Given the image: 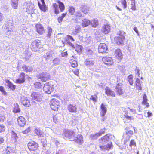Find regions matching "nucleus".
Returning <instances> with one entry per match:
<instances>
[{"instance_id": "f257e3e1", "label": "nucleus", "mask_w": 154, "mask_h": 154, "mask_svg": "<svg viewBox=\"0 0 154 154\" xmlns=\"http://www.w3.org/2000/svg\"><path fill=\"white\" fill-rule=\"evenodd\" d=\"M109 136L106 135L99 139V147L101 150L109 151L113 147L112 143L106 140V139H109Z\"/></svg>"}, {"instance_id": "f03ea898", "label": "nucleus", "mask_w": 154, "mask_h": 154, "mask_svg": "<svg viewBox=\"0 0 154 154\" xmlns=\"http://www.w3.org/2000/svg\"><path fill=\"white\" fill-rule=\"evenodd\" d=\"M75 135L74 131L71 130L65 129L63 133V138L66 140L72 141Z\"/></svg>"}, {"instance_id": "7ed1b4c3", "label": "nucleus", "mask_w": 154, "mask_h": 154, "mask_svg": "<svg viewBox=\"0 0 154 154\" xmlns=\"http://www.w3.org/2000/svg\"><path fill=\"white\" fill-rule=\"evenodd\" d=\"M43 46V45L42 43L40 40L35 39L31 43L30 48L32 51L36 52L42 48Z\"/></svg>"}, {"instance_id": "20e7f679", "label": "nucleus", "mask_w": 154, "mask_h": 154, "mask_svg": "<svg viewBox=\"0 0 154 154\" xmlns=\"http://www.w3.org/2000/svg\"><path fill=\"white\" fill-rule=\"evenodd\" d=\"M117 35L114 38L115 42L118 45H123L125 40V36L121 32H119Z\"/></svg>"}, {"instance_id": "39448f33", "label": "nucleus", "mask_w": 154, "mask_h": 154, "mask_svg": "<svg viewBox=\"0 0 154 154\" xmlns=\"http://www.w3.org/2000/svg\"><path fill=\"white\" fill-rule=\"evenodd\" d=\"M27 146L30 152H36L39 149L38 144L33 140L30 141L28 143Z\"/></svg>"}, {"instance_id": "423d86ee", "label": "nucleus", "mask_w": 154, "mask_h": 154, "mask_svg": "<svg viewBox=\"0 0 154 154\" xmlns=\"http://www.w3.org/2000/svg\"><path fill=\"white\" fill-rule=\"evenodd\" d=\"M37 77L43 82L48 81L51 79V77L50 74L46 72H43L39 73Z\"/></svg>"}, {"instance_id": "0eeeda50", "label": "nucleus", "mask_w": 154, "mask_h": 154, "mask_svg": "<svg viewBox=\"0 0 154 154\" xmlns=\"http://www.w3.org/2000/svg\"><path fill=\"white\" fill-rule=\"evenodd\" d=\"M113 57L115 59L120 62L123 57V55L122 50L119 48L116 49L113 54Z\"/></svg>"}, {"instance_id": "6e6552de", "label": "nucleus", "mask_w": 154, "mask_h": 154, "mask_svg": "<svg viewBox=\"0 0 154 154\" xmlns=\"http://www.w3.org/2000/svg\"><path fill=\"white\" fill-rule=\"evenodd\" d=\"M51 109L54 111H57L59 106V102L55 99H53L50 102Z\"/></svg>"}, {"instance_id": "1a4fd4ad", "label": "nucleus", "mask_w": 154, "mask_h": 154, "mask_svg": "<svg viewBox=\"0 0 154 154\" xmlns=\"http://www.w3.org/2000/svg\"><path fill=\"white\" fill-rule=\"evenodd\" d=\"M98 50L99 53L103 54L106 53L108 51L107 45L105 43H100L98 45Z\"/></svg>"}, {"instance_id": "9d476101", "label": "nucleus", "mask_w": 154, "mask_h": 154, "mask_svg": "<svg viewBox=\"0 0 154 154\" xmlns=\"http://www.w3.org/2000/svg\"><path fill=\"white\" fill-rule=\"evenodd\" d=\"M105 128L101 129L99 132L96 133L95 134H91L90 135V137L92 139H95L99 137L103 134L105 133Z\"/></svg>"}, {"instance_id": "9b49d317", "label": "nucleus", "mask_w": 154, "mask_h": 154, "mask_svg": "<svg viewBox=\"0 0 154 154\" xmlns=\"http://www.w3.org/2000/svg\"><path fill=\"white\" fill-rule=\"evenodd\" d=\"M127 7V3L126 0H123L118 2V6L116 8L118 10L121 11L122 8L125 9Z\"/></svg>"}, {"instance_id": "f8f14e48", "label": "nucleus", "mask_w": 154, "mask_h": 154, "mask_svg": "<svg viewBox=\"0 0 154 154\" xmlns=\"http://www.w3.org/2000/svg\"><path fill=\"white\" fill-rule=\"evenodd\" d=\"M31 97L33 99L38 102H40L42 100L41 95L36 92H32L31 94Z\"/></svg>"}, {"instance_id": "ddd939ff", "label": "nucleus", "mask_w": 154, "mask_h": 154, "mask_svg": "<svg viewBox=\"0 0 154 154\" xmlns=\"http://www.w3.org/2000/svg\"><path fill=\"white\" fill-rule=\"evenodd\" d=\"M25 74L23 72H21L19 75V78L16 80V83L22 84L25 81Z\"/></svg>"}, {"instance_id": "4468645a", "label": "nucleus", "mask_w": 154, "mask_h": 154, "mask_svg": "<svg viewBox=\"0 0 154 154\" xmlns=\"http://www.w3.org/2000/svg\"><path fill=\"white\" fill-rule=\"evenodd\" d=\"M35 27L37 32L40 35L43 34L45 30L43 26L40 24L38 23L35 25Z\"/></svg>"}, {"instance_id": "2eb2a0df", "label": "nucleus", "mask_w": 154, "mask_h": 154, "mask_svg": "<svg viewBox=\"0 0 154 154\" xmlns=\"http://www.w3.org/2000/svg\"><path fill=\"white\" fill-rule=\"evenodd\" d=\"M102 61L105 64L109 66L112 65L114 63L113 59L110 57H103Z\"/></svg>"}, {"instance_id": "dca6fc26", "label": "nucleus", "mask_w": 154, "mask_h": 154, "mask_svg": "<svg viewBox=\"0 0 154 154\" xmlns=\"http://www.w3.org/2000/svg\"><path fill=\"white\" fill-rule=\"evenodd\" d=\"M73 140H72L74 141L79 145H82L84 142L83 137L82 135L80 134H78L77 137Z\"/></svg>"}, {"instance_id": "f3484780", "label": "nucleus", "mask_w": 154, "mask_h": 154, "mask_svg": "<svg viewBox=\"0 0 154 154\" xmlns=\"http://www.w3.org/2000/svg\"><path fill=\"white\" fill-rule=\"evenodd\" d=\"M25 7L24 9H25L26 12L29 13L31 11L33 6V4L30 2H26L24 3Z\"/></svg>"}, {"instance_id": "a211bd4d", "label": "nucleus", "mask_w": 154, "mask_h": 154, "mask_svg": "<svg viewBox=\"0 0 154 154\" xmlns=\"http://www.w3.org/2000/svg\"><path fill=\"white\" fill-rule=\"evenodd\" d=\"M49 84V82H47L44 84L43 87V90L45 92L50 94L52 91V88Z\"/></svg>"}, {"instance_id": "6ab92c4d", "label": "nucleus", "mask_w": 154, "mask_h": 154, "mask_svg": "<svg viewBox=\"0 0 154 154\" xmlns=\"http://www.w3.org/2000/svg\"><path fill=\"white\" fill-rule=\"evenodd\" d=\"M105 93L107 96L115 97L116 96L114 91L112 90L109 87H106L105 88Z\"/></svg>"}, {"instance_id": "aec40b11", "label": "nucleus", "mask_w": 154, "mask_h": 154, "mask_svg": "<svg viewBox=\"0 0 154 154\" xmlns=\"http://www.w3.org/2000/svg\"><path fill=\"white\" fill-rule=\"evenodd\" d=\"M110 26L109 25L105 24L103 26L101 29V31L104 34H107L110 32Z\"/></svg>"}, {"instance_id": "412c9836", "label": "nucleus", "mask_w": 154, "mask_h": 154, "mask_svg": "<svg viewBox=\"0 0 154 154\" xmlns=\"http://www.w3.org/2000/svg\"><path fill=\"white\" fill-rule=\"evenodd\" d=\"M17 121L18 125L20 127H23L25 125V119L22 116L18 117Z\"/></svg>"}, {"instance_id": "4be33fe9", "label": "nucleus", "mask_w": 154, "mask_h": 154, "mask_svg": "<svg viewBox=\"0 0 154 154\" xmlns=\"http://www.w3.org/2000/svg\"><path fill=\"white\" fill-rule=\"evenodd\" d=\"M115 89L117 95H120L123 94L124 92L122 88V86L120 85V83H119L117 84Z\"/></svg>"}, {"instance_id": "5701e85b", "label": "nucleus", "mask_w": 154, "mask_h": 154, "mask_svg": "<svg viewBox=\"0 0 154 154\" xmlns=\"http://www.w3.org/2000/svg\"><path fill=\"white\" fill-rule=\"evenodd\" d=\"M141 83H142V82L140 81L139 78L136 79L135 81V86L137 89L139 90H142L143 85L141 84Z\"/></svg>"}, {"instance_id": "b1692460", "label": "nucleus", "mask_w": 154, "mask_h": 154, "mask_svg": "<svg viewBox=\"0 0 154 154\" xmlns=\"http://www.w3.org/2000/svg\"><path fill=\"white\" fill-rule=\"evenodd\" d=\"M21 102L23 105L26 107H29L30 105V102L29 100L25 97H22Z\"/></svg>"}, {"instance_id": "393cba45", "label": "nucleus", "mask_w": 154, "mask_h": 154, "mask_svg": "<svg viewBox=\"0 0 154 154\" xmlns=\"http://www.w3.org/2000/svg\"><path fill=\"white\" fill-rule=\"evenodd\" d=\"M67 109L71 113H76L77 112V108L76 105L69 104L67 106Z\"/></svg>"}, {"instance_id": "a878e982", "label": "nucleus", "mask_w": 154, "mask_h": 154, "mask_svg": "<svg viewBox=\"0 0 154 154\" xmlns=\"http://www.w3.org/2000/svg\"><path fill=\"white\" fill-rule=\"evenodd\" d=\"M100 108L101 109L100 116L101 117H104L106 113L107 108L103 103L101 104Z\"/></svg>"}, {"instance_id": "bb28decb", "label": "nucleus", "mask_w": 154, "mask_h": 154, "mask_svg": "<svg viewBox=\"0 0 154 154\" xmlns=\"http://www.w3.org/2000/svg\"><path fill=\"white\" fill-rule=\"evenodd\" d=\"M22 68L23 71L26 73L31 72L32 71L33 69L32 66L23 65L22 66Z\"/></svg>"}, {"instance_id": "cd10ccee", "label": "nucleus", "mask_w": 154, "mask_h": 154, "mask_svg": "<svg viewBox=\"0 0 154 154\" xmlns=\"http://www.w3.org/2000/svg\"><path fill=\"white\" fill-rule=\"evenodd\" d=\"M80 11L83 13L86 14L89 11V7L86 5H82L80 8Z\"/></svg>"}, {"instance_id": "c85d7f7f", "label": "nucleus", "mask_w": 154, "mask_h": 154, "mask_svg": "<svg viewBox=\"0 0 154 154\" xmlns=\"http://www.w3.org/2000/svg\"><path fill=\"white\" fill-rule=\"evenodd\" d=\"M42 3L41 4L39 2H38V5L40 9L44 12L46 11L47 8L45 4L44 0H41Z\"/></svg>"}, {"instance_id": "c756f323", "label": "nucleus", "mask_w": 154, "mask_h": 154, "mask_svg": "<svg viewBox=\"0 0 154 154\" xmlns=\"http://www.w3.org/2000/svg\"><path fill=\"white\" fill-rule=\"evenodd\" d=\"M18 138L17 134L14 131H11V135L10 140L12 143H14L16 142L17 141V139Z\"/></svg>"}, {"instance_id": "7c9ffc66", "label": "nucleus", "mask_w": 154, "mask_h": 154, "mask_svg": "<svg viewBox=\"0 0 154 154\" xmlns=\"http://www.w3.org/2000/svg\"><path fill=\"white\" fill-rule=\"evenodd\" d=\"M90 24V20L87 19L85 18L82 20L81 25L83 27H85L88 26Z\"/></svg>"}, {"instance_id": "2f4dec72", "label": "nucleus", "mask_w": 154, "mask_h": 154, "mask_svg": "<svg viewBox=\"0 0 154 154\" xmlns=\"http://www.w3.org/2000/svg\"><path fill=\"white\" fill-rule=\"evenodd\" d=\"M94 62L91 59H87L85 62V64L86 66L90 68L92 67L94 64Z\"/></svg>"}, {"instance_id": "473e14b6", "label": "nucleus", "mask_w": 154, "mask_h": 154, "mask_svg": "<svg viewBox=\"0 0 154 154\" xmlns=\"http://www.w3.org/2000/svg\"><path fill=\"white\" fill-rule=\"evenodd\" d=\"M56 2L59 4V8L60 12H63L65 9V6L63 3L59 0H56Z\"/></svg>"}, {"instance_id": "72a5a7b5", "label": "nucleus", "mask_w": 154, "mask_h": 154, "mask_svg": "<svg viewBox=\"0 0 154 154\" xmlns=\"http://www.w3.org/2000/svg\"><path fill=\"white\" fill-rule=\"evenodd\" d=\"M43 57L45 58L47 61L51 60L53 58L52 54L49 52H47L44 55Z\"/></svg>"}, {"instance_id": "f704fd0d", "label": "nucleus", "mask_w": 154, "mask_h": 154, "mask_svg": "<svg viewBox=\"0 0 154 154\" xmlns=\"http://www.w3.org/2000/svg\"><path fill=\"white\" fill-rule=\"evenodd\" d=\"M67 15V12L63 13L60 16H59L58 17L57 19L58 22L59 23H61L63 21V19Z\"/></svg>"}, {"instance_id": "c9c22d12", "label": "nucleus", "mask_w": 154, "mask_h": 154, "mask_svg": "<svg viewBox=\"0 0 154 154\" xmlns=\"http://www.w3.org/2000/svg\"><path fill=\"white\" fill-rule=\"evenodd\" d=\"M52 6L53 9L54 10V13L56 14H57L60 13V11L59 10L58 5L55 3H53Z\"/></svg>"}, {"instance_id": "e433bc0d", "label": "nucleus", "mask_w": 154, "mask_h": 154, "mask_svg": "<svg viewBox=\"0 0 154 154\" xmlns=\"http://www.w3.org/2000/svg\"><path fill=\"white\" fill-rule=\"evenodd\" d=\"M99 24L98 21L97 20L94 19L91 21V26L93 27H96Z\"/></svg>"}, {"instance_id": "4c0bfd02", "label": "nucleus", "mask_w": 154, "mask_h": 154, "mask_svg": "<svg viewBox=\"0 0 154 154\" xmlns=\"http://www.w3.org/2000/svg\"><path fill=\"white\" fill-rule=\"evenodd\" d=\"M11 5L12 7L15 9L17 8L18 5V0H11Z\"/></svg>"}, {"instance_id": "58836bf2", "label": "nucleus", "mask_w": 154, "mask_h": 154, "mask_svg": "<svg viewBox=\"0 0 154 154\" xmlns=\"http://www.w3.org/2000/svg\"><path fill=\"white\" fill-rule=\"evenodd\" d=\"M133 77L132 75H129L127 77V80L129 82L130 85H133L134 83Z\"/></svg>"}, {"instance_id": "ea45409f", "label": "nucleus", "mask_w": 154, "mask_h": 154, "mask_svg": "<svg viewBox=\"0 0 154 154\" xmlns=\"http://www.w3.org/2000/svg\"><path fill=\"white\" fill-rule=\"evenodd\" d=\"M68 11L71 15H74L75 11V8L72 6H69V7Z\"/></svg>"}, {"instance_id": "a19ab883", "label": "nucleus", "mask_w": 154, "mask_h": 154, "mask_svg": "<svg viewBox=\"0 0 154 154\" xmlns=\"http://www.w3.org/2000/svg\"><path fill=\"white\" fill-rule=\"evenodd\" d=\"M70 63L71 66L73 68H75L78 66V63L77 61L71 59L70 60Z\"/></svg>"}, {"instance_id": "79ce46f5", "label": "nucleus", "mask_w": 154, "mask_h": 154, "mask_svg": "<svg viewBox=\"0 0 154 154\" xmlns=\"http://www.w3.org/2000/svg\"><path fill=\"white\" fill-rule=\"evenodd\" d=\"M80 11H78L74 14L75 16L78 19H80L83 16Z\"/></svg>"}, {"instance_id": "37998d69", "label": "nucleus", "mask_w": 154, "mask_h": 154, "mask_svg": "<svg viewBox=\"0 0 154 154\" xmlns=\"http://www.w3.org/2000/svg\"><path fill=\"white\" fill-rule=\"evenodd\" d=\"M81 28L79 25L77 26L75 28L74 31L72 32L73 35H76L79 32Z\"/></svg>"}, {"instance_id": "c03bdc74", "label": "nucleus", "mask_w": 154, "mask_h": 154, "mask_svg": "<svg viewBox=\"0 0 154 154\" xmlns=\"http://www.w3.org/2000/svg\"><path fill=\"white\" fill-rule=\"evenodd\" d=\"M97 99V96L96 94H94V95H91V97L90 98V100L93 101L94 103H96Z\"/></svg>"}, {"instance_id": "a18cd8bd", "label": "nucleus", "mask_w": 154, "mask_h": 154, "mask_svg": "<svg viewBox=\"0 0 154 154\" xmlns=\"http://www.w3.org/2000/svg\"><path fill=\"white\" fill-rule=\"evenodd\" d=\"M34 87L35 88L39 89L41 88L42 85L40 82H36L34 84Z\"/></svg>"}, {"instance_id": "49530a36", "label": "nucleus", "mask_w": 154, "mask_h": 154, "mask_svg": "<svg viewBox=\"0 0 154 154\" xmlns=\"http://www.w3.org/2000/svg\"><path fill=\"white\" fill-rule=\"evenodd\" d=\"M35 133L38 136H41L42 135V132L41 130L38 128H36L34 130Z\"/></svg>"}, {"instance_id": "de8ad7c7", "label": "nucleus", "mask_w": 154, "mask_h": 154, "mask_svg": "<svg viewBox=\"0 0 154 154\" xmlns=\"http://www.w3.org/2000/svg\"><path fill=\"white\" fill-rule=\"evenodd\" d=\"M125 117L127 120H134V117L133 116H129L128 114L124 115Z\"/></svg>"}, {"instance_id": "09e8293b", "label": "nucleus", "mask_w": 154, "mask_h": 154, "mask_svg": "<svg viewBox=\"0 0 154 154\" xmlns=\"http://www.w3.org/2000/svg\"><path fill=\"white\" fill-rule=\"evenodd\" d=\"M82 47L79 45H78L75 47V51L78 53H80L82 51Z\"/></svg>"}, {"instance_id": "8fccbe9b", "label": "nucleus", "mask_w": 154, "mask_h": 154, "mask_svg": "<svg viewBox=\"0 0 154 154\" xmlns=\"http://www.w3.org/2000/svg\"><path fill=\"white\" fill-rule=\"evenodd\" d=\"M131 9L132 10L135 11L136 9L135 2H131Z\"/></svg>"}, {"instance_id": "3c124183", "label": "nucleus", "mask_w": 154, "mask_h": 154, "mask_svg": "<svg viewBox=\"0 0 154 154\" xmlns=\"http://www.w3.org/2000/svg\"><path fill=\"white\" fill-rule=\"evenodd\" d=\"M132 146H136V143L134 140H131L129 143V146L130 147H132Z\"/></svg>"}, {"instance_id": "603ef678", "label": "nucleus", "mask_w": 154, "mask_h": 154, "mask_svg": "<svg viewBox=\"0 0 154 154\" xmlns=\"http://www.w3.org/2000/svg\"><path fill=\"white\" fill-rule=\"evenodd\" d=\"M52 32V29L50 27L48 28V35L47 36L50 37L51 35V33Z\"/></svg>"}, {"instance_id": "864d4df0", "label": "nucleus", "mask_w": 154, "mask_h": 154, "mask_svg": "<svg viewBox=\"0 0 154 154\" xmlns=\"http://www.w3.org/2000/svg\"><path fill=\"white\" fill-rule=\"evenodd\" d=\"M9 23H6L5 24V26L4 28L5 29V31L6 32H9Z\"/></svg>"}, {"instance_id": "5fc2aeb1", "label": "nucleus", "mask_w": 154, "mask_h": 154, "mask_svg": "<svg viewBox=\"0 0 154 154\" xmlns=\"http://www.w3.org/2000/svg\"><path fill=\"white\" fill-rule=\"evenodd\" d=\"M142 103L144 105H145L147 108H148L149 107L150 105L148 101H142Z\"/></svg>"}, {"instance_id": "6e6d98bb", "label": "nucleus", "mask_w": 154, "mask_h": 154, "mask_svg": "<svg viewBox=\"0 0 154 154\" xmlns=\"http://www.w3.org/2000/svg\"><path fill=\"white\" fill-rule=\"evenodd\" d=\"M0 91L4 95L6 94V92L5 90L4 87L2 86H0Z\"/></svg>"}, {"instance_id": "4d7b16f0", "label": "nucleus", "mask_w": 154, "mask_h": 154, "mask_svg": "<svg viewBox=\"0 0 154 154\" xmlns=\"http://www.w3.org/2000/svg\"><path fill=\"white\" fill-rule=\"evenodd\" d=\"M6 83H5V85L6 87L8 88H10V81L8 79L5 80Z\"/></svg>"}, {"instance_id": "13d9d810", "label": "nucleus", "mask_w": 154, "mask_h": 154, "mask_svg": "<svg viewBox=\"0 0 154 154\" xmlns=\"http://www.w3.org/2000/svg\"><path fill=\"white\" fill-rule=\"evenodd\" d=\"M5 130V127L2 125L0 124V132H3Z\"/></svg>"}, {"instance_id": "bf43d9fd", "label": "nucleus", "mask_w": 154, "mask_h": 154, "mask_svg": "<svg viewBox=\"0 0 154 154\" xmlns=\"http://www.w3.org/2000/svg\"><path fill=\"white\" fill-rule=\"evenodd\" d=\"M30 127L28 128L25 130L23 131V134H27L30 132Z\"/></svg>"}, {"instance_id": "052dcab7", "label": "nucleus", "mask_w": 154, "mask_h": 154, "mask_svg": "<svg viewBox=\"0 0 154 154\" xmlns=\"http://www.w3.org/2000/svg\"><path fill=\"white\" fill-rule=\"evenodd\" d=\"M53 119L54 122L56 123L58 122V119L57 117L56 116V115H54L53 116Z\"/></svg>"}, {"instance_id": "680f3d73", "label": "nucleus", "mask_w": 154, "mask_h": 154, "mask_svg": "<svg viewBox=\"0 0 154 154\" xmlns=\"http://www.w3.org/2000/svg\"><path fill=\"white\" fill-rule=\"evenodd\" d=\"M148 100L147 99V96L145 94H144L143 97V100L142 101H148Z\"/></svg>"}, {"instance_id": "e2e57ef3", "label": "nucleus", "mask_w": 154, "mask_h": 154, "mask_svg": "<svg viewBox=\"0 0 154 154\" xmlns=\"http://www.w3.org/2000/svg\"><path fill=\"white\" fill-rule=\"evenodd\" d=\"M133 29L137 33V35L138 36H139L140 34L137 28L136 27H134Z\"/></svg>"}, {"instance_id": "0e129e2a", "label": "nucleus", "mask_w": 154, "mask_h": 154, "mask_svg": "<svg viewBox=\"0 0 154 154\" xmlns=\"http://www.w3.org/2000/svg\"><path fill=\"white\" fill-rule=\"evenodd\" d=\"M126 134L127 135L130 134L131 135H132L133 134V132L132 131L129 130L127 132H126Z\"/></svg>"}, {"instance_id": "69168bd1", "label": "nucleus", "mask_w": 154, "mask_h": 154, "mask_svg": "<svg viewBox=\"0 0 154 154\" xmlns=\"http://www.w3.org/2000/svg\"><path fill=\"white\" fill-rule=\"evenodd\" d=\"M61 56L63 57H66L68 54L67 53V51L63 52L61 54Z\"/></svg>"}, {"instance_id": "338daca9", "label": "nucleus", "mask_w": 154, "mask_h": 154, "mask_svg": "<svg viewBox=\"0 0 154 154\" xmlns=\"http://www.w3.org/2000/svg\"><path fill=\"white\" fill-rule=\"evenodd\" d=\"M15 85H13L10 82V89L14 90L15 89Z\"/></svg>"}, {"instance_id": "774afa93", "label": "nucleus", "mask_w": 154, "mask_h": 154, "mask_svg": "<svg viewBox=\"0 0 154 154\" xmlns=\"http://www.w3.org/2000/svg\"><path fill=\"white\" fill-rule=\"evenodd\" d=\"M73 73L75 75H76L77 76H78L79 75V72L78 69H77L74 71Z\"/></svg>"}]
</instances>
